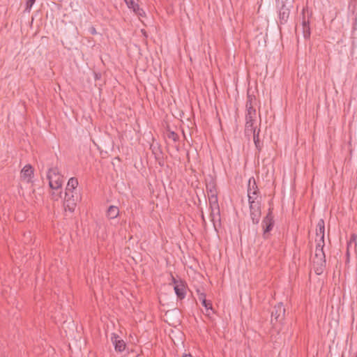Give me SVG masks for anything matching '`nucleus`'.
<instances>
[{
    "mask_svg": "<svg viewBox=\"0 0 357 357\" xmlns=\"http://www.w3.org/2000/svg\"><path fill=\"white\" fill-rule=\"evenodd\" d=\"M257 114H245V135L250 137L252 132L256 131V128L254 127V123L256 120Z\"/></svg>",
    "mask_w": 357,
    "mask_h": 357,
    "instance_id": "7",
    "label": "nucleus"
},
{
    "mask_svg": "<svg viewBox=\"0 0 357 357\" xmlns=\"http://www.w3.org/2000/svg\"><path fill=\"white\" fill-rule=\"evenodd\" d=\"M78 185L77 178L72 177L68 180L67 186L66 188V195L69 196V192H73V190H75Z\"/></svg>",
    "mask_w": 357,
    "mask_h": 357,
    "instance_id": "19",
    "label": "nucleus"
},
{
    "mask_svg": "<svg viewBox=\"0 0 357 357\" xmlns=\"http://www.w3.org/2000/svg\"><path fill=\"white\" fill-rule=\"evenodd\" d=\"M167 137L169 138V139H172L174 142H177L179 139V137L177 133H176L174 131H169L167 133Z\"/></svg>",
    "mask_w": 357,
    "mask_h": 357,
    "instance_id": "25",
    "label": "nucleus"
},
{
    "mask_svg": "<svg viewBox=\"0 0 357 357\" xmlns=\"http://www.w3.org/2000/svg\"><path fill=\"white\" fill-rule=\"evenodd\" d=\"M312 13H310L307 8H304L302 10V28L303 34L305 39H309L311 31L310 26V17Z\"/></svg>",
    "mask_w": 357,
    "mask_h": 357,
    "instance_id": "5",
    "label": "nucleus"
},
{
    "mask_svg": "<svg viewBox=\"0 0 357 357\" xmlns=\"http://www.w3.org/2000/svg\"><path fill=\"white\" fill-rule=\"evenodd\" d=\"M153 153L155 155V158L156 160L158 161L159 165L160 167H163L164 161H163V159L162 157V151H160L159 153H156L154 151H153Z\"/></svg>",
    "mask_w": 357,
    "mask_h": 357,
    "instance_id": "24",
    "label": "nucleus"
},
{
    "mask_svg": "<svg viewBox=\"0 0 357 357\" xmlns=\"http://www.w3.org/2000/svg\"><path fill=\"white\" fill-rule=\"evenodd\" d=\"M47 178L49 180V185L52 190H61L63 184V176L61 175L57 167L50 168Z\"/></svg>",
    "mask_w": 357,
    "mask_h": 357,
    "instance_id": "1",
    "label": "nucleus"
},
{
    "mask_svg": "<svg viewBox=\"0 0 357 357\" xmlns=\"http://www.w3.org/2000/svg\"><path fill=\"white\" fill-rule=\"evenodd\" d=\"M171 278H172V283L175 285H176V284H178L179 282V280H177L173 275H171Z\"/></svg>",
    "mask_w": 357,
    "mask_h": 357,
    "instance_id": "30",
    "label": "nucleus"
},
{
    "mask_svg": "<svg viewBox=\"0 0 357 357\" xmlns=\"http://www.w3.org/2000/svg\"><path fill=\"white\" fill-rule=\"evenodd\" d=\"M326 259H314L313 267L317 275L322 274L326 266Z\"/></svg>",
    "mask_w": 357,
    "mask_h": 357,
    "instance_id": "16",
    "label": "nucleus"
},
{
    "mask_svg": "<svg viewBox=\"0 0 357 357\" xmlns=\"http://www.w3.org/2000/svg\"><path fill=\"white\" fill-rule=\"evenodd\" d=\"M36 0H26V10L30 11L32 6L34 4Z\"/></svg>",
    "mask_w": 357,
    "mask_h": 357,
    "instance_id": "27",
    "label": "nucleus"
},
{
    "mask_svg": "<svg viewBox=\"0 0 357 357\" xmlns=\"http://www.w3.org/2000/svg\"><path fill=\"white\" fill-rule=\"evenodd\" d=\"M356 236L355 234H352L351 237V240H350V242L348 244V247L349 245H351V244L352 243V242H354L355 243V245H356Z\"/></svg>",
    "mask_w": 357,
    "mask_h": 357,
    "instance_id": "29",
    "label": "nucleus"
},
{
    "mask_svg": "<svg viewBox=\"0 0 357 357\" xmlns=\"http://www.w3.org/2000/svg\"><path fill=\"white\" fill-rule=\"evenodd\" d=\"M89 31L91 34L95 35L97 33L96 29L93 26H91L89 29Z\"/></svg>",
    "mask_w": 357,
    "mask_h": 357,
    "instance_id": "31",
    "label": "nucleus"
},
{
    "mask_svg": "<svg viewBox=\"0 0 357 357\" xmlns=\"http://www.w3.org/2000/svg\"><path fill=\"white\" fill-rule=\"evenodd\" d=\"M206 190L208 195L217 194L216 183L213 178L206 181Z\"/></svg>",
    "mask_w": 357,
    "mask_h": 357,
    "instance_id": "18",
    "label": "nucleus"
},
{
    "mask_svg": "<svg viewBox=\"0 0 357 357\" xmlns=\"http://www.w3.org/2000/svg\"><path fill=\"white\" fill-rule=\"evenodd\" d=\"M294 0H291L286 2H279L278 4H281V6L279 7V19L280 23L281 24H284L287 22L289 18L291 9L294 6Z\"/></svg>",
    "mask_w": 357,
    "mask_h": 357,
    "instance_id": "2",
    "label": "nucleus"
},
{
    "mask_svg": "<svg viewBox=\"0 0 357 357\" xmlns=\"http://www.w3.org/2000/svg\"><path fill=\"white\" fill-rule=\"evenodd\" d=\"M347 257H349V248H347Z\"/></svg>",
    "mask_w": 357,
    "mask_h": 357,
    "instance_id": "33",
    "label": "nucleus"
},
{
    "mask_svg": "<svg viewBox=\"0 0 357 357\" xmlns=\"http://www.w3.org/2000/svg\"><path fill=\"white\" fill-rule=\"evenodd\" d=\"M119 215V209L116 206H110L107 211V217L109 219H114Z\"/></svg>",
    "mask_w": 357,
    "mask_h": 357,
    "instance_id": "21",
    "label": "nucleus"
},
{
    "mask_svg": "<svg viewBox=\"0 0 357 357\" xmlns=\"http://www.w3.org/2000/svg\"><path fill=\"white\" fill-rule=\"evenodd\" d=\"M285 308L282 303L275 305L271 312V323L274 325L277 322H282L284 319Z\"/></svg>",
    "mask_w": 357,
    "mask_h": 357,
    "instance_id": "6",
    "label": "nucleus"
},
{
    "mask_svg": "<svg viewBox=\"0 0 357 357\" xmlns=\"http://www.w3.org/2000/svg\"><path fill=\"white\" fill-rule=\"evenodd\" d=\"M273 208H269L268 212L264 217L262 221V226L264 229L263 237L264 239H268L269 237V232L273 229L274 226V220L273 215Z\"/></svg>",
    "mask_w": 357,
    "mask_h": 357,
    "instance_id": "4",
    "label": "nucleus"
},
{
    "mask_svg": "<svg viewBox=\"0 0 357 357\" xmlns=\"http://www.w3.org/2000/svg\"><path fill=\"white\" fill-rule=\"evenodd\" d=\"M324 232H325V224L323 219H320L316 227V236L319 237L318 242L324 243Z\"/></svg>",
    "mask_w": 357,
    "mask_h": 357,
    "instance_id": "17",
    "label": "nucleus"
},
{
    "mask_svg": "<svg viewBox=\"0 0 357 357\" xmlns=\"http://www.w3.org/2000/svg\"><path fill=\"white\" fill-rule=\"evenodd\" d=\"M259 193L258 187L256 184V181L254 177H251L248 180V199L250 197L252 201H257V197Z\"/></svg>",
    "mask_w": 357,
    "mask_h": 357,
    "instance_id": "8",
    "label": "nucleus"
},
{
    "mask_svg": "<svg viewBox=\"0 0 357 357\" xmlns=\"http://www.w3.org/2000/svg\"><path fill=\"white\" fill-rule=\"evenodd\" d=\"M324 243L317 242L316 245L314 259H326L325 253L324 252Z\"/></svg>",
    "mask_w": 357,
    "mask_h": 357,
    "instance_id": "20",
    "label": "nucleus"
},
{
    "mask_svg": "<svg viewBox=\"0 0 357 357\" xmlns=\"http://www.w3.org/2000/svg\"><path fill=\"white\" fill-rule=\"evenodd\" d=\"M259 132L260 130H258V131H255V132H252V135H253V139L255 144V146L258 151H261L262 147V143L260 142L259 139Z\"/></svg>",
    "mask_w": 357,
    "mask_h": 357,
    "instance_id": "22",
    "label": "nucleus"
},
{
    "mask_svg": "<svg viewBox=\"0 0 357 357\" xmlns=\"http://www.w3.org/2000/svg\"><path fill=\"white\" fill-rule=\"evenodd\" d=\"M61 191H60L58 193H56V192H52V199H54V200H58L59 198L61 197Z\"/></svg>",
    "mask_w": 357,
    "mask_h": 357,
    "instance_id": "28",
    "label": "nucleus"
},
{
    "mask_svg": "<svg viewBox=\"0 0 357 357\" xmlns=\"http://www.w3.org/2000/svg\"><path fill=\"white\" fill-rule=\"evenodd\" d=\"M77 199V196L75 197L73 192H69V196H66L65 194L64 202L66 207L68 208L70 211L72 212L75 210Z\"/></svg>",
    "mask_w": 357,
    "mask_h": 357,
    "instance_id": "15",
    "label": "nucleus"
},
{
    "mask_svg": "<svg viewBox=\"0 0 357 357\" xmlns=\"http://www.w3.org/2000/svg\"><path fill=\"white\" fill-rule=\"evenodd\" d=\"M126 4L128 7V8L132 9L136 15H137L140 20H142V17H146L145 11L139 7V4L136 3L134 0H129L126 2Z\"/></svg>",
    "mask_w": 357,
    "mask_h": 357,
    "instance_id": "9",
    "label": "nucleus"
},
{
    "mask_svg": "<svg viewBox=\"0 0 357 357\" xmlns=\"http://www.w3.org/2000/svg\"><path fill=\"white\" fill-rule=\"evenodd\" d=\"M111 340L113 345L114 346L116 351L122 352L125 350L126 344L123 340L120 339L117 334L112 333L111 336Z\"/></svg>",
    "mask_w": 357,
    "mask_h": 357,
    "instance_id": "10",
    "label": "nucleus"
},
{
    "mask_svg": "<svg viewBox=\"0 0 357 357\" xmlns=\"http://www.w3.org/2000/svg\"><path fill=\"white\" fill-rule=\"evenodd\" d=\"M249 205L250 218L252 219V223L257 225L259 222L261 215V202L259 200L252 201V199L250 197Z\"/></svg>",
    "mask_w": 357,
    "mask_h": 357,
    "instance_id": "3",
    "label": "nucleus"
},
{
    "mask_svg": "<svg viewBox=\"0 0 357 357\" xmlns=\"http://www.w3.org/2000/svg\"><path fill=\"white\" fill-rule=\"evenodd\" d=\"M256 103H254L252 102L246 101V114H257L256 109L254 107V105Z\"/></svg>",
    "mask_w": 357,
    "mask_h": 357,
    "instance_id": "23",
    "label": "nucleus"
},
{
    "mask_svg": "<svg viewBox=\"0 0 357 357\" xmlns=\"http://www.w3.org/2000/svg\"><path fill=\"white\" fill-rule=\"evenodd\" d=\"M247 100L249 102H252L254 103H256V97L254 94H250L249 91L247 93Z\"/></svg>",
    "mask_w": 357,
    "mask_h": 357,
    "instance_id": "26",
    "label": "nucleus"
},
{
    "mask_svg": "<svg viewBox=\"0 0 357 357\" xmlns=\"http://www.w3.org/2000/svg\"><path fill=\"white\" fill-rule=\"evenodd\" d=\"M198 299L202 302V305L205 307L206 312H208V315H209V310H211L213 313L214 310L213 309L212 303L210 301L206 299V294L204 292H202L199 289L197 290Z\"/></svg>",
    "mask_w": 357,
    "mask_h": 357,
    "instance_id": "13",
    "label": "nucleus"
},
{
    "mask_svg": "<svg viewBox=\"0 0 357 357\" xmlns=\"http://www.w3.org/2000/svg\"><path fill=\"white\" fill-rule=\"evenodd\" d=\"M175 294L178 299L183 300L186 295V284L184 281L180 280L178 284L174 287Z\"/></svg>",
    "mask_w": 357,
    "mask_h": 357,
    "instance_id": "12",
    "label": "nucleus"
},
{
    "mask_svg": "<svg viewBox=\"0 0 357 357\" xmlns=\"http://www.w3.org/2000/svg\"><path fill=\"white\" fill-rule=\"evenodd\" d=\"M33 168L31 165H26L21 170L20 177L27 183H30L33 176Z\"/></svg>",
    "mask_w": 357,
    "mask_h": 357,
    "instance_id": "11",
    "label": "nucleus"
},
{
    "mask_svg": "<svg viewBox=\"0 0 357 357\" xmlns=\"http://www.w3.org/2000/svg\"><path fill=\"white\" fill-rule=\"evenodd\" d=\"M183 357H192L190 354H185Z\"/></svg>",
    "mask_w": 357,
    "mask_h": 357,
    "instance_id": "32",
    "label": "nucleus"
},
{
    "mask_svg": "<svg viewBox=\"0 0 357 357\" xmlns=\"http://www.w3.org/2000/svg\"><path fill=\"white\" fill-rule=\"evenodd\" d=\"M208 202H209V207L211 210V215H214L215 211H217V214L220 215V208H219V204L218 201V194L216 195H208Z\"/></svg>",
    "mask_w": 357,
    "mask_h": 357,
    "instance_id": "14",
    "label": "nucleus"
}]
</instances>
